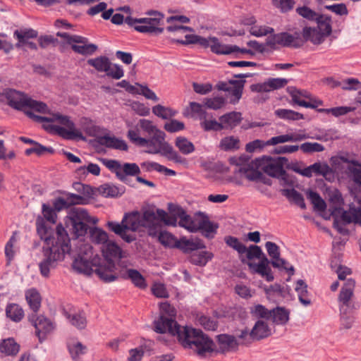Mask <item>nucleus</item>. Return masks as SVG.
I'll return each mask as SVG.
<instances>
[{"mask_svg": "<svg viewBox=\"0 0 361 361\" xmlns=\"http://www.w3.org/2000/svg\"><path fill=\"white\" fill-rule=\"evenodd\" d=\"M6 98L10 106L23 111L30 118L38 122H58L66 128L53 125L50 128L58 135L66 140L81 139L85 137L82 133L75 128V124L68 116L59 113L51 114L47 105L31 99L23 92L15 90H9L6 92Z\"/></svg>", "mask_w": 361, "mask_h": 361, "instance_id": "f257e3e1", "label": "nucleus"}, {"mask_svg": "<svg viewBox=\"0 0 361 361\" xmlns=\"http://www.w3.org/2000/svg\"><path fill=\"white\" fill-rule=\"evenodd\" d=\"M37 231L44 242L39 268L42 276L48 278L51 270L54 269L71 251V240L61 224L57 225L54 231L43 219L37 221Z\"/></svg>", "mask_w": 361, "mask_h": 361, "instance_id": "f03ea898", "label": "nucleus"}, {"mask_svg": "<svg viewBox=\"0 0 361 361\" xmlns=\"http://www.w3.org/2000/svg\"><path fill=\"white\" fill-rule=\"evenodd\" d=\"M288 164L290 162H288L286 157L274 158L270 156H263L254 160L251 165L253 169L246 171L247 178L250 180H257L261 179L264 173L271 178L286 180L284 167L287 169Z\"/></svg>", "mask_w": 361, "mask_h": 361, "instance_id": "7ed1b4c3", "label": "nucleus"}, {"mask_svg": "<svg viewBox=\"0 0 361 361\" xmlns=\"http://www.w3.org/2000/svg\"><path fill=\"white\" fill-rule=\"evenodd\" d=\"M177 338L185 348H195L196 353L201 357L214 351V342L200 329L188 326H181Z\"/></svg>", "mask_w": 361, "mask_h": 361, "instance_id": "20e7f679", "label": "nucleus"}, {"mask_svg": "<svg viewBox=\"0 0 361 361\" xmlns=\"http://www.w3.org/2000/svg\"><path fill=\"white\" fill-rule=\"evenodd\" d=\"M149 14L153 15L154 17L133 18L128 16L124 19L122 14L116 13L112 16L111 22L114 24L120 25L124 21L128 25L133 26L136 31L142 33H162L164 28L159 26L161 25L164 16L155 11L149 12Z\"/></svg>", "mask_w": 361, "mask_h": 361, "instance_id": "39448f33", "label": "nucleus"}, {"mask_svg": "<svg viewBox=\"0 0 361 361\" xmlns=\"http://www.w3.org/2000/svg\"><path fill=\"white\" fill-rule=\"evenodd\" d=\"M164 133L157 132V134L146 139L145 146L146 152L149 154H159L167 159L175 163L185 164L186 159L181 157L172 146H171L164 140Z\"/></svg>", "mask_w": 361, "mask_h": 361, "instance_id": "423d86ee", "label": "nucleus"}, {"mask_svg": "<svg viewBox=\"0 0 361 361\" xmlns=\"http://www.w3.org/2000/svg\"><path fill=\"white\" fill-rule=\"evenodd\" d=\"M73 187L79 194L68 193L66 197L56 199L54 204V210L60 211L74 204H85L95 193L94 188L83 182H73Z\"/></svg>", "mask_w": 361, "mask_h": 361, "instance_id": "0eeeda50", "label": "nucleus"}, {"mask_svg": "<svg viewBox=\"0 0 361 361\" xmlns=\"http://www.w3.org/2000/svg\"><path fill=\"white\" fill-rule=\"evenodd\" d=\"M287 169L309 178L313 176H322L326 180H329L330 177L336 173V169L332 165L330 166L325 161H317L308 166H305L301 161H291L287 165Z\"/></svg>", "mask_w": 361, "mask_h": 361, "instance_id": "6e6552de", "label": "nucleus"}, {"mask_svg": "<svg viewBox=\"0 0 361 361\" xmlns=\"http://www.w3.org/2000/svg\"><path fill=\"white\" fill-rule=\"evenodd\" d=\"M247 258L252 259L257 258L259 259V263L248 262L247 266L249 268L256 274H259L261 276L265 278L266 281L271 282L274 279L271 269L269 267L270 260L263 253L261 247L258 245H252L247 248Z\"/></svg>", "mask_w": 361, "mask_h": 361, "instance_id": "1a4fd4ad", "label": "nucleus"}, {"mask_svg": "<svg viewBox=\"0 0 361 361\" xmlns=\"http://www.w3.org/2000/svg\"><path fill=\"white\" fill-rule=\"evenodd\" d=\"M133 216V215H130V212L125 213L121 222L109 221L106 223V227L123 240L130 243L136 240L135 234L129 233L136 231L137 224Z\"/></svg>", "mask_w": 361, "mask_h": 361, "instance_id": "9d476101", "label": "nucleus"}, {"mask_svg": "<svg viewBox=\"0 0 361 361\" xmlns=\"http://www.w3.org/2000/svg\"><path fill=\"white\" fill-rule=\"evenodd\" d=\"M336 212H341V219L335 218L334 221V227L339 233L343 235H348L349 231L345 227L346 224L354 223L361 226V208L356 207L354 202L349 204L348 211H344L341 208L336 209L332 212V215L336 216Z\"/></svg>", "mask_w": 361, "mask_h": 361, "instance_id": "9b49d317", "label": "nucleus"}, {"mask_svg": "<svg viewBox=\"0 0 361 361\" xmlns=\"http://www.w3.org/2000/svg\"><path fill=\"white\" fill-rule=\"evenodd\" d=\"M331 165L336 169V173H344L353 180H361V162L345 156H334L330 159Z\"/></svg>", "mask_w": 361, "mask_h": 361, "instance_id": "f8f14e48", "label": "nucleus"}, {"mask_svg": "<svg viewBox=\"0 0 361 361\" xmlns=\"http://www.w3.org/2000/svg\"><path fill=\"white\" fill-rule=\"evenodd\" d=\"M105 166L112 172L115 173L116 177L121 180L127 177H136V180H146L140 177V169L135 163H122L116 160H107Z\"/></svg>", "mask_w": 361, "mask_h": 361, "instance_id": "ddd939ff", "label": "nucleus"}, {"mask_svg": "<svg viewBox=\"0 0 361 361\" xmlns=\"http://www.w3.org/2000/svg\"><path fill=\"white\" fill-rule=\"evenodd\" d=\"M87 212L82 208H76L71 214L72 230L77 238L85 236L89 228L86 222H90Z\"/></svg>", "mask_w": 361, "mask_h": 361, "instance_id": "4468645a", "label": "nucleus"}, {"mask_svg": "<svg viewBox=\"0 0 361 361\" xmlns=\"http://www.w3.org/2000/svg\"><path fill=\"white\" fill-rule=\"evenodd\" d=\"M29 322L35 328V334L42 343L55 328L54 324L44 315L31 314L28 317Z\"/></svg>", "mask_w": 361, "mask_h": 361, "instance_id": "2eb2a0df", "label": "nucleus"}, {"mask_svg": "<svg viewBox=\"0 0 361 361\" xmlns=\"http://www.w3.org/2000/svg\"><path fill=\"white\" fill-rule=\"evenodd\" d=\"M169 209L174 215V217L179 219L178 226L183 227L191 233H195L197 221L199 217V212L194 216H191L180 207L173 204H169Z\"/></svg>", "mask_w": 361, "mask_h": 361, "instance_id": "dca6fc26", "label": "nucleus"}, {"mask_svg": "<svg viewBox=\"0 0 361 361\" xmlns=\"http://www.w3.org/2000/svg\"><path fill=\"white\" fill-rule=\"evenodd\" d=\"M181 326L177 323L176 319L165 315H160L154 322V331L159 334L168 332L177 336Z\"/></svg>", "mask_w": 361, "mask_h": 361, "instance_id": "f3484780", "label": "nucleus"}, {"mask_svg": "<svg viewBox=\"0 0 361 361\" xmlns=\"http://www.w3.org/2000/svg\"><path fill=\"white\" fill-rule=\"evenodd\" d=\"M218 228V224L211 221L207 215L203 212H199L195 233L199 231L204 238L212 239L216 234Z\"/></svg>", "mask_w": 361, "mask_h": 361, "instance_id": "a211bd4d", "label": "nucleus"}, {"mask_svg": "<svg viewBox=\"0 0 361 361\" xmlns=\"http://www.w3.org/2000/svg\"><path fill=\"white\" fill-rule=\"evenodd\" d=\"M72 50L83 56L92 55L98 48L96 44L90 43L87 37L80 35L75 36L72 38Z\"/></svg>", "mask_w": 361, "mask_h": 361, "instance_id": "6ab92c4d", "label": "nucleus"}, {"mask_svg": "<svg viewBox=\"0 0 361 361\" xmlns=\"http://www.w3.org/2000/svg\"><path fill=\"white\" fill-rule=\"evenodd\" d=\"M116 264L114 262H105L96 264L94 271L103 281L109 283L118 279L115 273Z\"/></svg>", "mask_w": 361, "mask_h": 361, "instance_id": "aec40b11", "label": "nucleus"}, {"mask_svg": "<svg viewBox=\"0 0 361 361\" xmlns=\"http://www.w3.org/2000/svg\"><path fill=\"white\" fill-rule=\"evenodd\" d=\"M287 83L288 80L284 78H269L262 83L252 85L250 90L256 92H268L283 87Z\"/></svg>", "mask_w": 361, "mask_h": 361, "instance_id": "412c9836", "label": "nucleus"}, {"mask_svg": "<svg viewBox=\"0 0 361 361\" xmlns=\"http://www.w3.org/2000/svg\"><path fill=\"white\" fill-rule=\"evenodd\" d=\"M130 215H133V219L137 223L136 231L140 228L147 227V225H151L159 221L157 218L156 213L153 209H147L143 210L142 215L137 211L130 212Z\"/></svg>", "mask_w": 361, "mask_h": 361, "instance_id": "4be33fe9", "label": "nucleus"}, {"mask_svg": "<svg viewBox=\"0 0 361 361\" xmlns=\"http://www.w3.org/2000/svg\"><path fill=\"white\" fill-rule=\"evenodd\" d=\"M216 341L219 345V351L225 353L230 351H236L238 349L240 343L233 335L221 334L216 336Z\"/></svg>", "mask_w": 361, "mask_h": 361, "instance_id": "5701e85b", "label": "nucleus"}, {"mask_svg": "<svg viewBox=\"0 0 361 361\" xmlns=\"http://www.w3.org/2000/svg\"><path fill=\"white\" fill-rule=\"evenodd\" d=\"M276 39L278 40V45L282 47L298 48L302 45V41L298 32H295V35L286 32L278 33Z\"/></svg>", "mask_w": 361, "mask_h": 361, "instance_id": "b1692460", "label": "nucleus"}, {"mask_svg": "<svg viewBox=\"0 0 361 361\" xmlns=\"http://www.w3.org/2000/svg\"><path fill=\"white\" fill-rule=\"evenodd\" d=\"M271 335V329L267 322L263 320H257L251 331L250 336L253 341H260Z\"/></svg>", "mask_w": 361, "mask_h": 361, "instance_id": "393cba45", "label": "nucleus"}, {"mask_svg": "<svg viewBox=\"0 0 361 361\" xmlns=\"http://www.w3.org/2000/svg\"><path fill=\"white\" fill-rule=\"evenodd\" d=\"M355 286V280L353 279H347L338 295L339 307H350V300L353 295Z\"/></svg>", "mask_w": 361, "mask_h": 361, "instance_id": "a878e982", "label": "nucleus"}, {"mask_svg": "<svg viewBox=\"0 0 361 361\" xmlns=\"http://www.w3.org/2000/svg\"><path fill=\"white\" fill-rule=\"evenodd\" d=\"M102 255L105 262H114V259L123 257L122 249L115 242H107L102 247Z\"/></svg>", "mask_w": 361, "mask_h": 361, "instance_id": "bb28decb", "label": "nucleus"}, {"mask_svg": "<svg viewBox=\"0 0 361 361\" xmlns=\"http://www.w3.org/2000/svg\"><path fill=\"white\" fill-rule=\"evenodd\" d=\"M97 142L99 145L109 148H113L123 151H126L128 149V145L124 140L116 138L114 136H110L109 135L98 137Z\"/></svg>", "mask_w": 361, "mask_h": 361, "instance_id": "cd10ccee", "label": "nucleus"}, {"mask_svg": "<svg viewBox=\"0 0 361 361\" xmlns=\"http://www.w3.org/2000/svg\"><path fill=\"white\" fill-rule=\"evenodd\" d=\"M340 329H350L355 322V315L350 307H339Z\"/></svg>", "mask_w": 361, "mask_h": 361, "instance_id": "c85d7f7f", "label": "nucleus"}, {"mask_svg": "<svg viewBox=\"0 0 361 361\" xmlns=\"http://www.w3.org/2000/svg\"><path fill=\"white\" fill-rule=\"evenodd\" d=\"M302 42L310 41L314 44H320L324 40L325 37L322 32L316 27H305L302 32Z\"/></svg>", "mask_w": 361, "mask_h": 361, "instance_id": "c756f323", "label": "nucleus"}, {"mask_svg": "<svg viewBox=\"0 0 361 361\" xmlns=\"http://www.w3.org/2000/svg\"><path fill=\"white\" fill-rule=\"evenodd\" d=\"M212 41L210 44L211 51L216 54H230L239 50L236 45L224 44L220 42L218 38L210 37Z\"/></svg>", "mask_w": 361, "mask_h": 361, "instance_id": "7c9ffc66", "label": "nucleus"}, {"mask_svg": "<svg viewBox=\"0 0 361 361\" xmlns=\"http://www.w3.org/2000/svg\"><path fill=\"white\" fill-rule=\"evenodd\" d=\"M271 320L275 325H286L290 319V311L284 307L277 306L271 309Z\"/></svg>", "mask_w": 361, "mask_h": 361, "instance_id": "2f4dec72", "label": "nucleus"}, {"mask_svg": "<svg viewBox=\"0 0 361 361\" xmlns=\"http://www.w3.org/2000/svg\"><path fill=\"white\" fill-rule=\"evenodd\" d=\"M63 314L68 322L78 329H84L86 327L87 319L84 312H79L71 313L63 309Z\"/></svg>", "mask_w": 361, "mask_h": 361, "instance_id": "473e14b6", "label": "nucleus"}, {"mask_svg": "<svg viewBox=\"0 0 361 361\" xmlns=\"http://www.w3.org/2000/svg\"><path fill=\"white\" fill-rule=\"evenodd\" d=\"M25 296L30 308L33 311L32 314L37 313L42 303V297L39 291L35 288L28 289L25 291Z\"/></svg>", "mask_w": 361, "mask_h": 361, "instance_id": "72a5a7b5", "label": "nucleus"}, {"mask_svg": "<svg viewBox=\"0 0 361 361\" xmlns=\"http://www.w3.org/2000/svg\"><path fill=\"white\" fill-rule=\"evenodd\" d=\"M96 264L94 262H90L85 257L78 256L73 262V267L78 273H82L87 275H90L94 271L92 267H95Z\"/></svg>", "mask_w": 361, "mask_h": 361, "instance_id": "f704fd0d", "label": "nucleus"}, {"mask_svg": "<svg viewBox=\"0 0 361 361\" xmlns=\"http://www.w3.org/2000/svg\"><path fill=\"white\" fill-rule=\"evenodd\" d=\"M307 284L305 281L298 279L296 281L295 290L298 293L299 301L305 306L307 307L312 304V301L310 298V293L307 290Z\"/></svg>", "mask_w": 361, "mask_h": 361, "instance_id": "c9c22d12", "label": "nucleus"}, {"mask_svg": "<svg viewBox=\"0 0 361 361\" xmlns=\"http://www.w3.org/2000/svg\"><path fill=\"white\" fill-rule=\"evenodd\" d=\"M245 24L251 25L250 28V34L257 37L266 36L268 34H272L274 32V28L271 27L256 25L255 20L253 17L247 18L245 21Z\"/></svg>", "mask_w": 361, "mask_h": 361, "instance_id": "e433bc0d", "label": "nucleus"}, {"mask_svg": "<svg viewBox=\"0 0 361 361\" xmlns=\"http://www.w3.org/2000/svg\"><path fill=\"white\" fill-rule=\"evenodd\" d=\"M205 245L200 240L194 241L193 240L182 238L178 240L177 247L185 253L204 248Z\"/></svg>", "mask_w": 361, "mask_h": 361, "instance_id": "4c0bfd02", "label": "nucleus"}, {"mask_svg": "<svg viewBox=\"0 0 361 361\" xmlns=\"http://www.w3.org/2000/svg\"><path fill=\"white\" fill-rule=\"evenodd\" d=\"M241 119V114L236 111L226 114L219 118V121L222 123V129L233 128L237 126Z\"/></svg>", "mask_w": 361, "mask_h": 361, "instance_id": "58836bf2", "label": "nucleus"}, {"mask_svg": "<svg viewBox=\"0 0 361 361\" xmlns=\"http://www.w3.org/2000/svg\"><path fill=\"white\" fill-rule=\"evenodd\" d=\"M280 192L288 200L289 202H293L302 209L306 208V204L303 196L294 188H283L281 189Z\"/></svg>", "mask_w": 361, "mask_h": 361, "instance_id": "ea45409f", "label": "nucleus"}, {"mask_svg": "<svg viewBox=\"0 0 361 361\" xmlns=\"http://www.w3.org/2000/svg\"><path fill=\"white\" fill-rule=\"evenodd\" d=\"M245 83V80H230V84H232L229 92H231V98L230 102L231 104H236L239 102L242 97L243 90Z\"/></svg>", "mask_w": 361, "mask_h": 361, "instance_id": "a19ab883", "label": "nucleus"}, {"mask_svg": "<svg viewBox=\"0 0 361 361\" xmlns=\"http://www.w3.org/2000/svg\"><path fill=\"white\" fill-rule=\"evenodd\" d=\"M97 190L104 197H114L124 192L123 188L117 187L108 182L100 185Z\"/></svg>", "mask_w": 361, "mask_h": 361, "instance_id": "79ce46f5", "label": "nucleus"}, {"mask_svg": "<svg viewBox=\"0 0 361 361\" xmlns=\"http://www.w3.org/2000/svg\"><path fill=\"white\" fill-rule=\"evenodd\" d=\"M20 350V345L12 338L4 339L0 343V352L6 355H15Z\"/></svg>", "mask_w": 361, "mask_h": 361, "instance_id": "37998d69", "label": "nucleus"}, {"mask_svg": "<svg viewBox=\"0 0 361 361\" xmlns=\"http://www.w3.org/2000/svg\"><path fill=\"white\" fill-rule=\"evenodd\" d=\"M6 314L13 322H19L24 317V310L19 305L11 303L6 307Z\"/></svg>", "mask_w": 361, "mask_h": 361, "instance_id": "c03bdc74", "label": "nucleus"}, {"mask_svg": "<svg viewBox=\"0 0 361 361\" xmlns=\"http://www.w3.org/2000/svg\"><path fill=\"white\" fill-rule=\"evenodd\" d=\"M253 161H254L249 162V158L246 155L234 157L230 159V163L231 164L240 166L239 171L242 173H244L246 178L247 174L246 171H249L251 170V169H253L251 166V165L253 164Z\"/></svg>", "mask_w": 361, "mask_h": 361, "instance_id": "a18cd8bd", "label": "nucleus"}, {"mask_svg": "<svg viewBox=\"0 0 361 361\" xmlns=\"http://www.w3.org/2000/svg\"><path fill=\"white\" fill-rule=\"evenodd\" d=\"M87 64L94 68L98 72H106L109 70L110 61L104 56H100L96 58L87 60Z\"/></svg>", "mask_w": 361, "mask_h": 361, "instance_id": "49530a36", "label": "nucleus"}, {"mask_svg": "<svg viewBox=\"0 0 361 361\" xmlns=\"http://www.w3.org/2000/svg\"><path fill=\"white\" fill-rule=\"evenodd\" d=\"M315 21L317 23L316 28L322 32L325 38L331 35L332 28L331 25V20L329 16L319 14Z\"/></svg>", "mask_w": 361, "mask_h": 361, "instance_id": "de8ad7c7", "label": "nucleus"}, {"mask_svg": "<svg viewBox=\"0 0 361 361\" xmlns=\"http://www.w3.org/2000/svg\"><path fill=\"white\" fill-rule=\"evenodd\" d=\"M175 145L183 154L188 155L195 150V145L186 137L179 136L175 140Z\"/></svg>", "mask_w": 361, "mask_h": 361, "instance_id": "09e8293b", "label": "nucleus"}, {"mask_svg": "<svg viewBox=\"0 0 361 361\" xmlns=\"http://www.w3.org/2000/svg\"><path fill=\"white\" fill-rule=\"evenodd\" d=\"M213 257V254L208 251H201L192 254L190 256V262L195 265L204 267Z\"/></svg>", "mask_w": 361, "mask_h": 361, "instance_id": "8fccbe9b", "label": "nucleus"}, {"mask_svg": "<svg viewBox=\"0 0 361 361\" xmlns=\"http://www.w3.org/2000/svg\"><path fill=\"white\" fill-rule=\"evenodd\" d=\"M128 279H130L134 286L140 289H145L147 286L145 277L136 269L127 270Z\"/></svg>", "mask_w": 361, "mask_h": 361, "instance_id": "3c124183", "label": "nucleus"}, {"mask_svg": "<svg viewBox=\"0 0 361 361\" xmlns=\"http://www.w3.org/2000/svg\"><path fill=\"white\" fill-rule=\"evenodd\" d=\"M240 140L234 136H227L222 138L219 143V148L224 151H234L240 148Z\"/></svg>", "mask_w": 361, "mask_h": 361, "instance_id": "603ef678", "label": "nucleus"}, {"mask_svg": "<svg viewBox=\"0 0 361 361\" xmlns=\"http://www.w3.org/2000/svg\"><path fill=\"white\" fill-rule=\"evenodd\" d=\"M90 238L91 241L95 244L105 245L108 242L109 235L106 231L94 227L90 228Z\"/></svg>", "mask_w": 361, "mask_h": 361, "instance_id": "864d4df0", "label": "nucleus"}, {"mask_svg": "<svg viewBox=\"0 0 361 361\" xmlns=\"http://www.w3.org/2000/svg\"><path fill=\"white\" fill-rule=\"evenodd\" d=\"M68 351L74 361H79V358L81 355L85 354L86 347L83 345L80 342L73 341L68 343Z\"/></svg>", "mask_w": 361, "mask_h": 361, "instance_id": "5fc2aeb1", "label": "nucleus"}, {"mask_svg": "<svg viewBox=\"0 0 361 361\" xmlns=\"http://www.w3.org/2000/svg\"><path fill=\"white\" fill-rule=\"evenodd\" d=\"M158 241L165 247L176 248L178 240L168 231L161 232L158 236Z\"/></svg>", "mask_w": 361, "mask_h": 361, "instance_id": "6e6d98bb", "label": "nucleus"}, {"mask_svg": "<svg viewBox=\"0 0 361 361\" xmlns=\"http://www.w3.org/2000/svg\"><path fill=\"white\" fill-rule=\"evenodd\" d=\"M307 198L313 204L314 210L317 212H324L326 209V204L317 192L309 190L307 193Z\"/></svg>", "mask_w": 361, "mask_h": 361, "instance_id": "4d7b16f0", "label": "nucleus"}, {"mask_svg": "<svg viewBox=\"0 0 361 361\" xmlns=\"http://www.w3.org/2000/svg\"><path fill=\"white\" fill-rule=\"evenodd\" d=\"M250 314L259 319L270 320L271 310H268L265 306L257 304L250 308Z\"/></svg>", "mask_w": 361, "mask_h": 361, "instance_id": "13d9d810", "label": "nucleus"}, {"mask_svg": "<svg viewBox=\"0 0 361 361\" xmlns=\"http://www.w3.org/2000/svg\"><path fill=\"white\" fill-rule=\"evenodd\" d=\"M275 114L280 118L285 120L298 121L304 118L302 114L290 109H279Z\"/></svg>", "mask_w": 361, "mask_h": 361, "instance_id": "bf43d9fd", "label": "nucleus"}, {"mask_svg": "<svg viewBox=\"0 0 361 361\" xmlns=\"http://www.w3.org/2000/svg\"><path fill=\"white\" fill-rule=\"evenodd\" d=\"M152 112L154 114L163 119H169L175 116L177 114L176 111H174L170 108L165 107L161 104L154 106L152 108Z\"/></svg>", "mask_w": 361, "mask_h": 361, "instance_id": "052dcab7", "label": "nucleus"}, {"mask_svg": "<svg viewBox=\"0 0 361 361\" xmlns=\"http://www.w3.org/2000/svg\"><path fill=\"white\" fill-rule=\"evenodd\" d=\"M226 244L236 250L239 254H243L246 252L247 247L243 244L238 238L228 235L224 238Z\"/></svg>", "mask_w": 361, "mask_h": 361, "instance_id": "680f3d73", "label": "nucleus"}, {"mask_svg": "<svg viewBox=\"0 0 361 361\" xmlns=\"http://www.w3.org/2000/svg\"><path fill=\"white\" fill-rule=\"evenodd\" d=\"M226 102V99L224 97H214L212 98H205L204 104L205 106L211 109L218 110L222 108Z\"/></svg>", "mask_w": 361, "mask_h": 361, "instance_id": "e2e57ef3", "label": "nucleus"}, {"mask_svg": "<svg viewBox=\"0 0 361 361\" xmlns=\"http://www.w3.org/2000/svg\"><path fill=\"white\" fill-rule=\"evenodd\" d=\"M292 100L295 104L306 108L314 109L317 106V104L306 102L302 98V91L294 90L290 92Z\"/></svg>", "mask_w": 361, "mask_h": 361, "instance_id": "0e129e2a", "label": "nucleus"}, {"mask_svg": "<svg viewBox=\"0 0 361 361\" xmlns=\"http://www.w3.org/2000/svg\"><path fill=\"white\" fill-rule=\"evenodd\" d=\"M290 288L288 286H283L279 283L271 285L267 290L266 293L267 295L276 294L282 298L286 297L289 293Z\"/></svg>", "mask_w": 361, "mask_h": 361, "instance_id": "69168bd1", "label": "nucleus"}, {"mask_svg": "<svg viewBox=\"0 0 361 361\" xmlns=\"http://www.w3.org/2000/svg\"><path fill=\"white\" fill-rule=\"evenodd\" d=\"M348 185L350 195L361 208V182H348Z\"/></svg>", "mask_w": 361, "mask_h": 361, "instance_id": "338daca9", "label": "nucleus"}, {"mask_svg": "<svg viewBox=\"0 0 361 361\" xmlns=\"http://www.w3.org/2000/svg\"><path fill=\"white\" fill-rule=\"evenodd\" d=\"M270 264H271V265L275 268L286 270L289 276H293L294 274V267L290 265L286 260L281 258L280 257H279L278 259L270 261Z\"/></svg>", "mask_w": 361, "mask_h": 361, "instance_id": "774afa93", "label": "nucleus"}]
</instances>
